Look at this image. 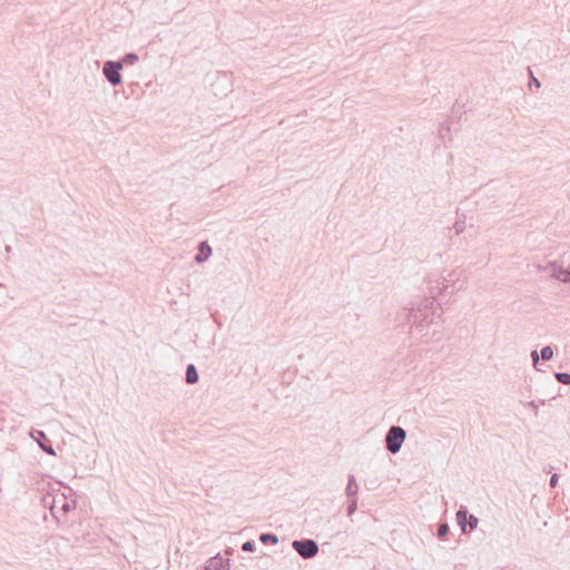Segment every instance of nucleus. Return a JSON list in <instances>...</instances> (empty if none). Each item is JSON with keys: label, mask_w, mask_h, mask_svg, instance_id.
I'll return each mask as SVG.
<instances>
[{"label": "nucleus", "mask_w": 570, "mask_h": 570, "mask_svg": "<svg viewBox=\"0 0 570 570\" xmlns=\"http://www.w3.org/2000/svg\"><path fill=\"white\" fill-rule=\"evenodd\" d=\"M552 356H553V351L551 347L547 346V347L542 348L541 357L543 360H550Z\"/></svg>", "instance_id": "7"}, {"label": "nucleus", "mask_w": 570, "mask_h": 570, "mask_svg": "<svg viewBox=\"0 0 570 570\" xmlns=\"http://www.w3.org/2000/svg\"><path fill=\"white\" fill-rule=\"evenodd\" d=\"M456 519L463 531H466L468 517L465 511H458Z\"/></svg>", "instance_id": "6"}, {"label": "nucleus", "mask_w": 570, "mask_h": 570, "mask_svg": "<svg viewBox=\"0 0 570 570\" xmlns=\"http://www.w3.org/2000/svg\"><path fill=\"white\" fill-rule=\"evenodd\" d=\"M449 531L448 524H441L439 528V537L443 538Z\"/></svg>", "instance_id": "11"}, {"label": "nucleus", "mask_w": 570, "mask_h": 570, "mask_svg": "<svg viewBox=\"0 0 570 570\" xmlns=\"http://www.w3.org/2000/svg\"><path fill=\"white\" fill-rule=\"evenodd\" d=\"M186 381L190 384L196 383L198 381V374L194 365H189L187 367Z\"/></svg>", "instance_id": "5"}, {"label": "nucleus", "mask_w": 570, "mask_h": 570, "mask_svg": "<svg viewBox=\"0 0 570 570\" xmlns=\"http://www.w3.org/2000/svg\"><path fill=\"white\" fill-rule=\"evenodd\" d=\"M532 357H533V362H534V363H537V361H538V354H537V352H533V353H532Z\"/></svg>", "instance_id": "14"}, {"label": "nucleus", "mask_w": 570, "mask_h": 570, "mask_svg": "<svg viewBox=\"0 0 570 570\" xmlns=\"http://www.w3.org/2000/svg\"><path fill=\"white\" fill-rule=\"evenodd\" d=\"M243 549L250 551L253 549V546L250 542H246V543H244Z\"/></svg>", "instance_id": "12"}, {"label": "nucleus", "mask_w": 570, "mask_h": 570, "mask_svg": "<svg viewBox=\"0 0 570 570\" xmlns=\"http://www.w3.org/2000/svg\"><path fill=\"white\" fill-rule=\"evenodd\" d=\"M120 68H121L120 65H116L112 62H107L105 65L104 72H105L106 77L108 78V80L114 85L120 83V80H121L120 75H119Z\"/></svg>", "instance_id": "3"}, {"label": "nucleus", "mask_w": 570, "mask_h": 570, "mask_svg": "<svg viewBox=\"0 0 570 570\" xmlns=\"http://www.w3.org/2000/svg\"><path fill=\"white\" fill-rule=\"evenodd\" d=\"M210 253H212L210 247L203 243L199 247V254L197 255L196 258L198 262H203L209 257Z\"/></svg>", "instance_id": "4"}, {"label": "nucleus", "mask_w": 570, "mask_h": 570, "mask_svg": "<svg viewBox=\"0 0 570 570\" xmlns=\"http://www.w3.org/2000/svg\"><path fill=\"white\" fill-rule=\"evenodd\" d=\"M557 479H558V478H557V475H553V476L551 478V485H552V487H554V485H556V483H557Z\"/></svg>", "instance_id": "13"}, {"label": "nucleus", "mask_w": 570, "mask_h": 570, "mask_svg": "<svg viewBox=\"0 0 570 570\" xmlns=\"http://www.w3.org/2000/svg\"><path fill=\"white\" fill-rule=\"evenodd\" d=\"M293 546L296 551L304 558L314 557L318 551L317 544L311 540L295 541Z\"/></svg>", "instance_id": "2"}, {"label": "nucleus", "mask_w": 570, "mask_h": 570, "mask_svg": "<svg viewBox=\"0 0 570 570\" xmlns=\"http://www.w3.org/2000/svg\"><path fill=\"white\" fill-rule=\"evenodd\" d=\"M568 275H569V274H568V273H566V274H564V277H561V279H562V281H568V279H569V278H568Z\"/></svg>", "instance_id": "15"}, {"label": "nucleus", "mask_w": 570, "mask_h": 570, "mask_svg": "<svg viewBox=\"0 0 570 570\" xmlns=\"http://www.w3.org/2000/svg\"><path fill=\"white\" fill-rule=\"evenodd\" d=\"M405 439V432L402 428L393 426L386 436L387 449L392 453H396Z\"/></svg>", "instance_id": "1"}, {"label": "nucleus", "mask_w": 570, "mask_h": 570, "mask_svg": "<svg viewBox=\"0 0 570 570\" xmlns=\"http://www.w3.org/2000/svg\"><path fill=\"white\" fill-rule=\"evenodd\" d=\"M468 523H469L470 530H473L478 524V519L473 515H470Z\"/></svg>", "instance_id": "10"}, {"label": "nucleus", "mask_w": 570, "mask_h": 570, "mask_svg": "<svg viewBox=\"0 0 570 570\" xmlns=\"http://www.w3.org/2000/svg\"><path fill=\"white\" fill-rule=\"evenodd\" d=\"M261 540H262L263 542H268V541H271V542H273V543H276V542H277L276 537L271 535V534H263V535L261 537Z\"/></svg>", "instance_id": "9"}, {"label": "nucleus", "mask_w": 570, "mask_h": 570, "mask_svg": "<svg viewBox=\"0 0 570 570\" xmlns=\"http://www.w3.org/2000/svg\"><path fill=\"white\" fill-rule=\"evenodd\" d=\"M557 379L563 384H570V374L568 373H559L557 374Z\"/></svg>", "instance_id": "8"}]
</instances>
